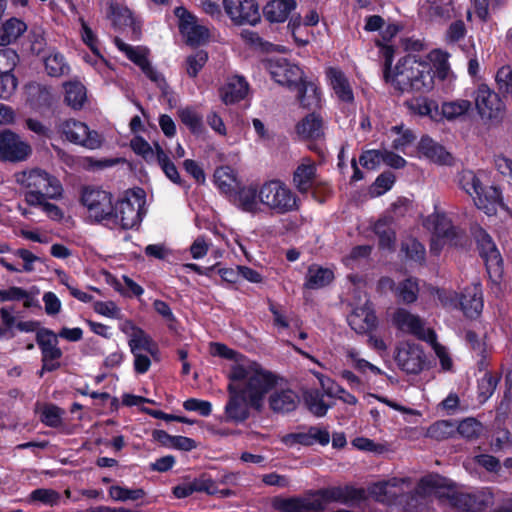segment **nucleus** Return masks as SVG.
<instances>
[{
    "label": "nucleus",
    "mask_w": 512,
    "mask_h": 512,
    "mask_svg": "<svg viewBox=\"0 0 512 512\" xmlns=\"http://www.w3.org/2000/svg\"><path fill=\"white\" fill-rule=\"evenodd\" d=\"M419 286L416 278H406L401 281L396 290V295L398 299L405 303L411 304L415 302L418 298Z\"/></svg>",
    "instance_id": "nucleus-54"
},
{
    "label": "nucleus",
    "mask_w": 512,
    "mask_h": 512,
    "mask_svg": "<svg viewBox=\"0 0 512 512\" xmlns=\"http://www.w3.org/2000/svg\"><path fill=\"white\" fill-rule=\"evenodd\" d=\"M228 379L233 384L246 380L245 386L241 390L247 395L252 409L260 412L266 394L277 386L279 377L264 369L258 362L253 361L247 366L239 363L232 365Z\"/></svg>",
    "instance_id": "nucleus-1"
},
{
    "label": "nucleus",
    "mask_w": 512,
    "mask_h": 512,
    "mask_svg": "<svg viewBox=\"0 0 512 512\" xmlns=\"http://www.w3.org/2000/svg\"><path fill=\"white\" fill-rule=\"evenodd\" d=\"M260 204L277 215H284L300 208L299 197L281 180H267L260 185Z\"/></svg>",
    "instance_id": "nucleus-4"
},
{
    "label": "nucleus",
    "mask_w": 512,
    "mask_h": 512,
    "mask_svg": "<svg viewBox=\"0 0 512 512\" xmlns=\"http://www.w3.org/2000/svg\"><path fill=\"white\" fill-rule=\"evenodd\" d=\"M471 108L469 100H456L450 102H443L441 109H439L440 121L444 118L451 121L466 114Z\"/></svg>",
    "instance_id": "nucleus-52"
},
{
    "label": "nucleus",
    "mask_w": 512,
    "mask_h": 512,
    "mask_svg": "<svg viewBox=\"0 0 512 512\" xmlns=\"http://www.w3.org/2000/svg\"><path fill=\"white\" fill-rule=\"evenodd\" d=\"M263 68L278 84L293 89L304 75L303 70L296 64L283 57H271L262 60Z\"/></svg>",
    "instance_id": "nucleus-9"
},
{
    "label": "nucleus",
    "mask_w": 512,
    "mask_h": 512,
    "mask_svg": "<svg viewBox=\"0 0 512 512\" xmlns=\"http://www.w3.org/2000/svg\"><path fill=\"white\" fill-rule=\"evenodd\" d=\"M303 400L308 411L318 418L324 417L332 407L324 401V393L316 388L306 390Z\"/></svg>",
    "instance_id": "nucleus-44"
},
{
    "label": "nucleus",
    "mask_w": 512,
    "mask_h": 512,
    "mask_svg": "<svg viewBox=\"0 0 512 512\" xmlns=\"http://www.w3.org/2000/svg\"><path fill=\"white\" fill-rule=\"evenodd\" d=\"M396 483L391 485L390 481H383L375 483L370 493L373 495L375 500L380 503L391 505H401L403 512H417L419 505V498L416 494L408 492H397L392 491L391 487H396Z\"/></svg>",
    "instance_id": "nucleus-8"
},
{
    "label": "nucleus",
    "mask_w": 512,
    "mask_h": 512,
    "mask_svg": "<svg viewBox=\"0 0 512 512\" xmlns=\"http://www.w3.org/2000/svg\"><path fill=\"white\" fill-rule=\"evenodd\" d=\"M213 177L216 187L226 198H228L241 183L238 180L236 171L228 165L217 167Z\"/></svg>",
    "instance_id": "nucleus-35"
},
{
    "label": "nucleus",
    "mask_w": 512,
    "mask_h": 512,
    "mask_svg": "<svg viewBox=\"0 0 512 512\" xmlns=\"http://www.w3.org/2000/svg\"><path fill=\"white\" fill-rule=\"evenodd\" d=\"M194 492H205L213 495L216 492V484L211 478L201 476L191 482H184L173 487L172 493L177 499H184Z\"/></svg>",
    "instance_id": "nucleus-29"
},
{
    "label": "nucleus",
    "mask_w": 512,
    "mask_h": 512,
    "mask_svg": "<svg viewBox=\"0 0 512 512\" xmlns=\"http://www.w3.org/2000/svg\"><path fill=\"white\" fill-rule=\"evenodd\" d=\"M310 495L318 501L322 508L321 512L326 509L329 503L349 504L351 502L362 501L365 499V490L356 488L352 485L332 486L320 488L318 490H310Z\"/></svg>",
    "instance_id": "nucleus-10"
},
{
    "label": "nucleus",
    "mask_w": 512,
    "mask_h": 512,
    "mask_svg": "<svg viewBox=\"0 0 512 512\" xmlns=\"http://www.w3.org/2000/svg\"><path fill=\"white\" fill-rule=\"evenodd\" d=\"M27 101L33 109L49 108L52 103V95L49 89L39 83H30L26 87Z\"/></svg>",
    "instance_id": "nucleus-40"
},
{
    "label": "nucleus",
    "mask_w": 512,
    "mask_h": 512,
    "mask_svg": "<svg viewBox=\"0 0 512 512\" xmlns=\"http://www.w3.org/2000/svg\"><path fill=\"white\" fill-rule=\"evenodd\" d=\"M460 309L465 317L469 319H477L483 310L482 294L475 290L465 289L459 298Z\"/></svg>",
    "instance_id": "nucleus-37"
},
{
    "label": "nucleus",
    "mask_w": 512,
    "mask_h": 512,
    "mask_svg": "<svg viewBox=\"0 0 512 512\" xmlns=\"http://www.w3.org/2000/svg\"><path fill=\"white\" fill-rule=\"evenodd\" d=\"M58 333L56 334L53 330L41 327L36 333V343L40 351L59 347Z\"/></svg>",
    "instance_id": "nucleus-64"
},
{
    "label": "nucleus",
    "mask_w": 512,
    "mask_h": 512,
    "mask_svg": "<svg viewBox=\"0 0 512 512\" xmlns=\"http://www.w3.org/2000/svg\"><path fill=\"white\" fill-rule=\"evenodd\" d=\"M501 380V373L493 374L491 371H486L482 378L477 381V398L480 403H485L494 394L499 382Z\"/></svg>",
    "instance_id": "nucleus-50"
},
{
    "label": "nucleus",
    "mask_w": 512,
    "mask_h": 512,
    "mask_svg": "<svg viewBox=\"0 0 512 512\" xmlns=\"http://www.w3.org/2000/svg\"><path fill=\"white\" fill-rule=\"evenodd\" d=\"M335 279L331 268L313 263L308 266L304 277L303 289L320 290L328 287Z\"/></svg>",
    "instance_id": "nucleus-25"
},
{
    "label": "nucleus",
    "mask_w": 512,
    "mask_h": 512,
    "mask_svg": "<svg viewBox=\"0 0 512 512\" xmlns=\"http://www.w3.org/2000/svg\"><path fill=\"white\" fill-rule=\"evenodd\" d=\"M283 442L287 445L299 444L305 447L319 444L326 446L330 442V433L327 427L309 426L307 432H295L287 434Z\"/></svg>",
    "instance_id": "nucleus-22"
},
{
    "label": "nucleus",
    "mask_w": 512,
    "mask_h": 512,
    "mask_svg": "<svg viewBox=\"0 0 512 512\" xmlns=\"http://www.w3.org/2000/svg\"><path fill=\"white\" fill-rule=\"evenodd\" d=\"M134 333L128 341L131 353L135 354L138 350H145L154 356L158 352L157 344L142 328L134 326Z\"/></svg>",
    "instance_id": "nucleus-49"
},
{
    "label": "nucleus",
    "mask_w": 512,
    "mask_h": 512,
    "mask_svg": "<svg viewBox=\"0 0 512 512\" xmlns=\"http://www.w3.org/2000/svg\"><path fill=\"white\" fill-rule=\"evenodd\" d=\"M60 499V493L50 488H37L29 494V501L31 503L39 502L51 507L57 505Z\"/></svg>",
    "instance_id": "nucleus-58"
},
{
    "label": "nucleus",
    "mask_w": 512,
    "mask_h": 512,
    "mask_svg": "<svg viewBox=\"0 0 512 512\" xmlns=\"http://www.w3.org/2000/svg\"><path fill=\"white\" fill-rule=\"evenodd\" d=\"M317 177V168L314 162L308 160L301 163L293 172L292 182L296 190L301 194H307L314 188Z\"/></svg>",
    "instance_id": "nucleus-28"
},
{
    "label": "nucleus",
    "mask_w": 512,
    "mask_h": 512,
    "mask_svg": "<svg viewBox=\"0 0 512 512\" xmlns=\"http://www.w3.org/2000/svg\"><path fill=\"white\" fill-rule=\"evenodd\" d=\"M472 235L489 278L494 282L500 281L504 273L503 258L492 237L481 226L473 228Z\"/></svg>",
    "instance_id": "nucleus-5"
},
{
    "label": "nucleus",
    "mask_w": 512,
    "mask_h": 512,
    "mask_svg": "<svg viewBox=\"0 0 512 512\" xmlns=\"http://www.w3.org/2000/svg\"><path fill=\"white\" fill-rule=\"evenodd\" d=\"M458 184L472 198L482 191V182L472 170H462L458 175Z\"/></svg>",
    "instance_id": "nucleus-57"
},
{
    "label": "nucleus",
    "mask_w": 512,
    "mask_h": 512,
    "mask_svg": "<svg viewBox=\"0 0 512 512\" xmlns=\"http://www.w3.org/2000/svg\"><path fill=\"white\" fill-rule=\"evenodd\" d=\"M495 81L503 96L512 98V68L510 66H502L499 68L495 76Z\"/></svg>",
    "instance_id": "nucleus-62"
},
{
    "label": "nucleus",
    "mask_w": 512,
    "mask_h": 512,
    "mask_svg": "<svg viewBox=\"0 0 512 512\" xmlns=\"http://www.w3.org/2000/svg\"><path fill=\"white\" fill-rule=\"evenodd\" d=\"M32 153L31 146L21 137L4 129L0 131V161L17 163L25 161Z\"/></svg>",
    "instance_id": "nucleus-14"
},
{
    "label": "nucleus",
    "mask_w": 512,
    "mask_h": 512,
    "mask_svg": "<svg viewBox=\"0 0 512 512\" xmlns=\"http://www.w3.org/2000/svg\"><path fill=\"white\" fill-rule=\"evenodd\" d=\"M271 507L277 512H321V504L310 495L306 496H274L271 499Z\"/></svg>",
    "instance_id": "nucleus-18"
},
{
    "label": "nucleus",
    "mask_w": 512,
    "mask_h": 512,
    "mask_svg": "<svg viewBox=\"0 0 512 512\" xmlns=\"http://www.w3.org/2000/svg\"><path fill=\"white\" fill-rule=\"evenodd\" d=\"M393 321L399 329H407V331L419 339H425L423 335V323L419 316L414 315L406 309L399 308L393 316Z\"/></svg>",
    "instance_id": "nucleus-38"
},
{
    "label": "nucleus",
    "mask_w": 512,
    "mask_h": 512,
    "mask_svg": "<svg viewBox=\"0 0 512 512\" xmlns=\"http://www.w3.org/2000/svg\"><path fill=\"white\" fill-rule=\"evenodd\" d=\"M296 6L295 0H272L264 6L263 15L270 23H283Z\"/></svg>",
    "instance_id": "nucleus-31"
},
{
    "label": "nucleus",
    "mask_w": 512,
    "mask_h": 512,
    "mask_svg": "<svg viewBox=\"0 0 512 512\" xmlns=\"http://www.w3.org/2000/svg\"><path fill=\"white\" fill-rule=\"evenodd\" d=\"M112 194L99 187L85 186L80 201L88 210L89 216L96 222L111 220L115 216Z\"/></svg>",
    "instance_id": "nucleus-6"
},
{
    "label": "nucleus",
    "mask_w": 512,
    "mask_h": 512,
    "mask_svg": "<svg viewBox=\"0 0 512 512\" xmlns=\"http://www.w3.org/2000/svg\"><path fill=\"white\" fill-rule=\"evenodd\" d=\"M400 254L409 266H423L426 262L425 246L416 238H408L401 242Z\"/></svg>",
    "instance_id": "nucleus-36"
},
{
    "label": "nucleus",
    "mask_w": 512,
    "mask_h": 512,
    "mask_svg": "<svg viewBox=\"0 0 512 512\" xmlns=\"http://www.w3.org/2000/svg\"><path fill=\"white\" fill-rule=\"evenodd\" d=\"M114 211L115 216L111 220L115 222L119 220L124 230L132 229L142 221L139 209L128 197L119 199L114 205Z\"/></svg>",
    "instance_id": "nucleus-24"
},
{
    "label": "nucleus",
    "mask_w": 512,
    "mask_h": 512,
    "mask_svg": "<svg viewBox=\"0 0 512 512\" xmlns=\"http://www.w3.org/2000/svg\"><path fill=\"white\" fill-rule=\"evenodd\" d=\"M325 73L337 98L343 103H353V89L345 73L337 67H328Z\"/></svg>",
    "instance_id": "nucleus-23"
},
{
    "label": "nucleus",
    "mask_w": 512,
    "mask_h": 512,
    "mask_svg": "<svg viewBox=\"0 0 512 512\" xmlns=\"http://www.w3.org/2000/svg\"><path fill=\"white\" fill-rule=\"evenodd\" d=\"M363 316L355 313L349 316L348 324L358 334H368L378 327V318L374 311H363Z\"/></svg>",
    "instance_id": "nucleus-43"
},
{
    "label": "nucleus",
    "mask_w": 512,
    "mask_h": 512,
    "mask_svg": "<svg viewBox=\"0 0 512 512\" xmlns=\"http://www.w3.org/2000/svg\"><path fill=\"white\" fill-rule=\"evenodd\" d=\"M448 498L453 507L465 512H481L494 504V495L489 488L472 493L453 492Z\"/></svg>",
    "instance_id": "nucleus-15"
},
{
    "label": "nucleus",
    "mask_w": 512,
    "mask_h": 512,
    "mask_svg": "<svg viewBox=\"0 0 512 512\" xmlns=\"http://www.w3.org/2000/svg\"><path fill=\"white\" fill-rule=\"evenodd\" d=\"M58 131L65 140L90 150L100 148L103 143L102 136L96 130L75 119L61 122Z\"/></svg>",
    "instance_id": "nucleus-7"
},
{
    "label": "nucleus",
    "mask_w": 512,
    "mask_h": 512,
    "mask_svg": "<svg viewBox=\"0 0 512 512\" xmlns=\"http://www.w3.org/2000/svg\"><path fill=\"white\" fill-rule=\"evenodd\" d=\"M228 401L224 408L226 420L228 422L243 423L250 417L249 400L241 388L232 382L227 386Z\"/></svg>",
    "instance_id": "nucleus-17"
},
{
    "label": "nucleus",
    "mask_w": 512,
    "mask_h": 512,
    "mask_svg": "<svg viewBox=\"0 0 512 512\" xmlns=\"http://www.w3.org/2000/svg\"><path fill=\"white\" fill-rule=\"evenodd\" d=\"M293 88L297 89V99L303 108L311 109L319 106L321 91L314 83L307 81L304 75L297 85H293Z\"/></svg>",
    "instance_id": "nucleus-33"
},
{
    "label": "nucleus",
    "mask_w": 512,
    "mask_h": 512,
    "mask_svg": "<svg viewBox=\"0 0 512 512\" xmlns=\"http://www.w3.org/2000/svg\"><path fill=\"white\" fill-rule=\"evenodd\" d=\"M154 147L156 148V161L158 165L161 167L165 176L174 184L184 187L185 181H183L182 178L180 177L177 167L171 161L168 154L163 150V148L158 142L154 143Z\"/></svg>",
    "instance_id": "nucleus-46"
},
{
    "label": "nucleus",
    "mask_w": 512,
    "mask_h": 512,
    "mask_svg": "<svg viewBox=\"0 0 512 512\" xmlns=\"http://www.w3.org/2000/svg\"><path fill=\"white\" fill-rule=\"evenodd\" d=\"M298 395L291 389L275 391L269 397V408L275 413H289L297 408Z\"/></svg>",
    "instance_id": "nucleus-32"
},
{
    "label": "nucleus",
    "mask_w": 512,
    "mask_h": 512,
    "mask_svg": "<svg viewBox=\"0 0 512 512\" xmlns=\"http://www.w3.org/2000/svg\"><path fill=\"white\" fill-rule=\"evenodd\" d=\"M249 85L243 76L232 77L219 89L221 100L226 105L236 104L242 101L248 93Z\"/></svg>",
    "instance_id": "nucleus-27"
},
{
    "label": "nucleus",
    "mask_w": 512,
    "mask_h": 512,
    "mask_svg": "<svg viewBox=\"0 0 512 512\" xmlns=\"http://www.w3.org/2000/svg\"><path fill=\"white\" fill-rule=\"evenodd\" d=\"M297 135L303 140H323V119L314 112L306 115L295 127Z\"/></svg>",
    "instance_id": "nucleus-26"
},
{
    "label": "nucleus",
    "mask_w": 512,
    "mask_h": 512,
    "mask_svg": "<svg viewBox=\"0 0 512 512\" xmlns=\"http://www.w3.org/2000/svg\"><path fill=\"white\" fill-rule=\"evenodd\" d=\"M17 180L27 189L24 197L29 206L37 207L38 204L42 203V200L62 197L63 187L61 182L44 170L36 168L23 172Z\"/></svg>",
    "instance_id": "nucleus-3"
},
{
    "label": "nucleus",
    "mask_w": 512,
    "mask_h": 512,
    "mask_svg": "<svg viewBox=\"0 0 512 512\" xmlns=\"http://www.w3.org/2000/svg\"><path fill=\"white\" fill-rule=\"evenodd\" d=\"M174 15L178 18V29L185 37L189 46H199L209 40V29L197 23V17L183 6L174 9Z\"/></svg>",
    "instance_id": "nucleus-11"
},
{
    "label": "nucleus",
    "mask_w": 512,
    "mask_h": 512,
    "mask_svg": "<svg viewBox=\"0 0 512 512\" xmlns=\"http://www.w3.org/2000/svg\"><path fill=\"white\" fill-rule=\"evenodd\" d=\"M473 201L476 207L483 210L487 215L495 213L497 205L501 208L505 207L501 189L496 186L484 187L482 185V191L473 196Z\"/></svg>",
    "instance_id": "nucleus-30"
},
{
    "label": "nucleus",
    "mask_w": 512,
    "mask_h": 512,
    "mask_svg": "<svg viewBox=\"0 0 512 512\" xmlns=\"http://www.w3.org/2000/svg\"><path fill=\"white\" fill-rule=\"evenodd\" d=\"M456 434V422L452 420H438L431 424L426 431L428 438L442 441L454 437Z\"/></svg>",
    "instance_id": "nucleus-51"
},
{
    "label": "nucleus",
    "mask_w": 512,
    "mask_h": 512,
    "mask_svg": "<svg viewBox=\"0 0 512 512\" xmlns=\"http://www.w3.org/2000/svg\"><path fill=\"white\" fill-rule=\"evenodd\" d=\"M207 61L208 53L205 50H198L196 53L189 55L186 59L188 76L191 78L197 77Z\"/></svg>",
    "instance_id": "nucleus-63"
},
{
    "label": "nucleus",
    "mask_w": 512,
    "mask_h": 512,
    "mask_svg": "<svg viewBox=\"0 0 512 512\" xmlns=\"http://www.w3.org/2000/svg\"><path fill=\"white\" fill-rule=\"evenodd\" d=\"M18 60L14 51L0 52V99H8L17 88L18 79L12 71Z\"/></svg>",
    "instance_id": "nucleus-19"
},
{
    "label": "nucleus",
    "mask_w": 512,
    "mask_h": 512,
    "mask_svg": "<svg viewBox=\"0 0 512 512\" xmlns=\"http://www.w3.org/2000/svg\"><path fill=\"white\" fill-rule=\"evenodd\" d=\"M417 151L420 154V157H423L437 165H453L454 158L452 154L429 135H423L420 138L417 145Z\"/></svg>",
    "instance_id": "nucleus-21"
},
{
    "label": "nucleus",
    "mask_w": 512,
    "mask_h": 512,
    "mask_svg": "<svg viewBox=\"0 0 512 512\" xmlns=\"http://www.w3.org/2000/svg\"><path fill=\"white\" fill-rule=\"evenodd\" d=\"M64 101L73 108L79 110L86 101V88L79 81H69L64 84Z\"/></svg>",
    "instance_id": "nucleus-48"
},
{
    "label": "nucleus",
    "mask_w": 512,
    "mask_h": 512,
    "mask_svg": "<svg viewBox=\"0 0 512 512\" xmlns=\"http://www.w3.org/2000/svg\"><path fill=\"white\" fill-rule=\"evenodd\" d=\"M109 496L115 501L125 502L128 500L137 501L145 497L143 488L130 489L128 487L113 485L108 490Z\"/></svg>",
    "instance_id": "nucleus-56"
},
{
    "label": "nucleus",
    "mask_w": 512,
    "mask_h": 512,
    "mask_svg": "<svg viewBox=\"0 0 512 512\" xmlns=\"http://www.w3.org/2000/svg\"><path fill=\"white\" fill-rule=\"evenodd\" d=\"M475 105L482 119L500 121L505 114V104L498 93L487 84H480L475 92Z\"/></svg>",
    "instance_id": "nucleus-12"
},
{
    "label": "nucleus",
    "mask_w": 512,
    "mask_h": 512,
    "mask_svg": "<svg viewBox=\"0 0 512 512\" xmlns=\"http://www.w3.org/2000/svg\"><path fill=\"white\" fill-rule=\"evenodd\" d=\"M64 409L53 403H47L40 412V421L47 427L59 428L63 424Z\"/></svg>",
    "instance_id": "nucleus-53"
},
{
    "label": "nucleus",
    "mask_w": 512,
    "mask_h": 512,
    "mask_svg": "<svg viewBox=\"0 0 512 512\" xmlns=\"http://www.w3.org/2000/svg\"><path fill=\"white\" fill-rule=\"evenodd\" d=\"M152 438L164 447L174 448L181 451L188 452L197 447V443L194 439L180 435L173 436L161 429L153 430Z\"/></svg>",
    "instance_id": "nucleus-34"
},
{
    "label": "nucleus",
    "mask_w": 512,
    "mask_h": 512,
    "mask_svg": "<svg viewBox=\"0 0 512 512\" xmlns=\"http://www.w3.org/2000/svg\"><path fill=\"white\" fill-rule=\"evenodd\" d=\"M394 359L402 371L418 375L424 370L426 355L420 345L405 343L397 347Z\"/></svg>",
    "instance_id": "nucleus-16"
},
{
    "label": "nucleus",
    "mask_w": 512,
    "mask_h": 512,
    "mask_svg": "<svg viewBox=\"0 0 512 512\" xmlns=\"http://www.w3.org/2000/svg\"><path fill=\"white\" fill-rule=\"evenodd\" d=\"M132 151L141 156L147 163L156 160V150L142 136H134L130 141Z\"/></svg>",
    "instance_id": "nucleus-61"
},
{
    "label": "nucleus",
    "mask_w": 512,
    "mask_h": 512,
    "mask_svg": "<svg viewBox=\"0 0 512 512\" xmlns=\"http://www.w3.org/2000/svg\"><path fill=\"white\" fill-rule=\"evenodd\" d=\"M27 30L26 23L16 17H11L0 25V46L15 42Z\"/></svg>",
    "instance_id": "nucleus-39"
},
{
    "label": "nucleus",
    "mask_w": 512,
    "mask_h": 512,
    "mask_svg": "<svg viewBox=\"0 0 512 512\" xmlns=\"http://www.w3.org/2000/svg\"><path fill=\"white\" fill-rule=\"evenodd\" d=\"M227 199L243 212L255 214L259 211L260 187L240 183Z\"/></svg>",
    "instance_id": "nucleus-20"
},
{
    "label": "nucleus",
    "mask_w": 512,
    "mask_h": 512,
    "mask_svg": "<svg viewBox=\"0 0 512 512\" xmlns=\"http://www.w3.org/2000/svg\"><path fill=\"white\" fill-rule=\"evenodd\" d=\"M223 7L227 16L237 26H255L261 20L256 0H223Z\"/></svg>",
    "instance_id": "nucleus-13"
},
{
    "label": "nucleus",
    "mask_w": 512,
    "mask_h": 512,
    "mask_svg": "<svg viewBox=\"0 0 512 512\" xmlns=\"http://www.w3.org/2000/svg\"><path fill=\"white\" fill-rule=\"evenodd\" d=\"M385 82L401 94L428 92L434 87L432 64L416 56L406 55L398 60Z\"/></svg>",
    "instance_id": "nucleus-2"
},
{
    "label": "nucleus",
    "mask_w": 512,
    "mask_h": 512,
    "mask_svg": "<svg viewBox=\"0 0 512 512\" xmlns=\"http://www.w3.org/2000/svg\"><path fill=\"white\" fill-rule=\"evenodd\" d=\"M408 108L419 116H428L431 120L439 122V106L435 100L425 97L414 98L407 102Z\"/></svg>",
    "instance_id": "nucleus-47"
},
{
    "label": "nucleus",
    "mask_w": 512,
    "mask_h": 512,
    "mask_svg": "<svg viewBox=\"0 0 512 512\" xmlns=\"http://www.w3.org/2000/svg\"><path fill=\"white\" fill-rule=\"evenodd\" d=\"M424 7L432 20L448 21L452 18L451 3H444L442 0H426Z\"/></svg>",
    "instance_id": "nucleus-55"
},
{
    "label": "nucleus",
    "mask_w": 512,
    "mask_h": 512,
    "mask_svg": "<svg viewBox=\"0 0 512 512\" xmlns=\"http://www.w3.org/2000/svg\"><path fill=\"white\" fill-rule=\"evenodd\" d=\"M178 117L192 135L202 137L206 134L203 117L194 108L185 107L178 110Z\"/></svg>",
    "instance_id": "nucleus-42"
},
{
    "label": "nucleus",
    "mask_w": 512,
    "mask_h": 512,
    "mask_svg": "<svg viewBox=\"0 0 512 512\" xmlns=\"http://www.w3.org/2000/svg\"><path fill=\"white\" fill-rule=\"evenodd\" d=\"M482 425L475 418H466L456 423V434H459L467 440L478 438Z\"/></svg>",
    "instance_id": "nucleus-60"
},
{
    "label": "nucleus",
    "mask_w": 512,
    "mask_h": 512,
    "mask_svg": "<svg viewBox=\"0 0 512 512\" xmlns=\"http://www.w3.org/2000/svg\"><path fill=\"white\" fill-rule=\"evenodd\" d=\"M43 62L45 71L50 77L59 78L70 73L71 69L64 55L55 49L44 57Z\"/></svg>",
    "instance_id": "nucleus-41"
},
{
    "label": "nucleus",
    "mask_w": 512,
    "mask_h": 512,
    "mask_svg": "<svg viewBox=\"0 0 512 512\" xmlns=\"http://www.w3.org/2000/svg\"><path fill=\"white\" fill-rule=\"evenodd\" d=\"M81 23V38L85 45L89 47L91 52L100 58L101 60L105 61L103 55L101 54L100 48H99V41L97 35L94 33V31L91 29V27L87 24V22L80 18Z\"/></svg>",
    "instance_id": "nucleus-59"
},
{
    "label": "nucleus",
    "mask_w": 512,
    "mask_h": 512,
    "mask_svg": "<svg viewBox=\"0 0 512 512\" xmlns=\"http://www.w3.org/2000/svg\"><path fill=\"white\" fill-rule=\"evenodd\" d=\"M373 231L378 237V246L382 250H393L396 241V232L391 222L386 219H379L373 226Z\"/></svg>",
    "instance_id": "nucleus-45"
}]
</instances>
